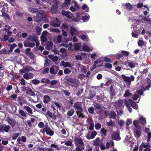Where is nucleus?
I'll list each match as a JSON object with an SVG mask.
<instances>
[{
    "label": "nucleus",
    "instance_id": "1",
    "mask_svg": "<svg viewBox=\"0 0 151 151\" xmlns=\"http://www.w3.org/2000/svg\"><path fill=\"white\" fill-rule=\"evenodd\" d=\"M81 106L82 104L81 102H77L75 103L74 104V108L77 110L76 113L78 116L79 117L84 118V115L82 113L83 110L81 107Z\"/></svg>",
    "mask_w": 151,
    "mask_h": 151
},
{
    "label": "nucleus",
    "instance_id": "2",
    "mask_svg": "<svg viewBox=\"0 0 151 151\" xmlns=\"http://www.w3.org/2000/svg\"><path fill=\"white\" fill-rule=\"evenodd\" d=\"M74 142L76 145L83 147L84 144L82 139L80 137H76L74 139Z\"/></svg>",
    "mask_w": 151,
    "mask_h": 151
},
{
    "label": "nucleus",
    "instance_id": "3",
    "mask_svg": "<svg viewBox=\"0 0 151 151\" xmlns=\"http://www.w3.org/2000/svg\"><path fill=\"white\" fill-rule=\"evenodd\" d=\"M60 22L56 18H55L51 19L50 22V24L53 27H59L60 26Z\"/></svg>",
    "mask_w": 151,
    "mask_h": 151
},
{
    "label": "nucleus",
    "instance_id": "4",
    "mask_svg": "<svg viewBox=\"0 0 151 151\" xmlns=\"http://www.w3.org/2000/svg\"><path fill=\"white\" fill-rule=\"evenodd\" d=\"M46 132L47 135L50 136H52L54 134V132L48 126L45 125L43 129L42 132L43 133Z\"/></svg>",
    "mask_w": 151,
    "mask_h": 151
},
{
    "label": "nucleus",
    "instance_id": "5",
    "mask_svg": "<svg viewBox=\"0 0 151 151\" xmlns=\"http://www.w3.org/2000/svg\"><path fill=\"white\" fill-rule=\"evenodd\" d=\"M5 121L12 127H14L16 124L17 122L15 119L10 117H7Z\"/></svg>",
    "mask_w": 151,
    "mask_h": 151
},
{
    "label": "nucleus",
    "instance_id": "6",
    "mask_svg": "<svg viewBox=\"0 0 151 151\" xmlns=\"http://www.w3.org/2000/svg\"><path fill=\"white\" fill-rule=\"evenodd\" d=\"M11 127L9 125L3 124L0 126V132H8L9 131Z\"/></svg>",
    "mask_w": 151,
    "mask_h": 151
},
{
    "label": "nucleus",
    "instance_id": "7",
    "mask_svg": "<svg viewBox=\"0 0 151 151\" xmlns=\"http://www.w3.org/2000/svg\"><path fill=\"white\" fill-rule=\"evenodd\" d=\"M97 133L95 131L92 132L88 131L86 135V138L88 140L93 139L95 137Z\"/></svg>",
    "mask_w": 151,
    "mask_h": 151
},
{
    "label": "nucleus",
    "instance_id": "8",
    "mask_svg": "<svg viewBox=\"0 0 151 151\" xmlns=\"http://www.w3.org/2000/svg\"><path fill=\"white\" fill-rule=\"evenodd\" d=\"M47 32H43L42 34L40 36V39L42 45H44V44H43V43L45 42L47 39Z\"/></svg>",
    "mask_w": 151,
    "mask_h": 151
},
{
    "label": "nucleus",
    "instance_id": "9",
    "mask_svg": "<svg viewBox=\"0 0 151 151\" xmlns=\"http://www.w3.org/2000/svg\"><path fill=\"white\" fill-rule=\"evenodd\" d=\"M134 134L136 137H139L141 134V127L140 126H138L134 129Z\"/></svg>",
    "mask_w": 151,
    "mask_h": 151
},
{
    "label": "nucleus",
    "instance_id": "10",
    "mask_svg": "<svg viewBox=\"0 0 151 151\" xmlns=\"http://www.w3.org/2000/svg\"><path fill=\"white\" fill-rule=\"evenodd\" d=\"M112 139L114 140H119L121 139L119 133L118 132H115L113 133L111 135Z\"/></svg>",
    "mask_w": 151,
    "mask_h": 151
},
{
    "label": "nucleus",
    "instance_id": "11",
    "mask_svg": "<svg viewBox=\"0 0 151 151\" xmlns=\"http://www.w3.org/2000/svg\"><path fill=\"white\" fill-rule=\"evenodd\" d=\"M86 122L88 124L90 125L89 127V129L90 130H93L94 127V123L93 120L91 118H88L87 119Z\"/></svg>",
    "mask_w": 151,
    "mask_h": 151
},
{
    "label": "nucleus",
    "instance_id": "12",
    "mask_svg": "<svg viewBox=\"0 0 151 151\" xmlns=\"http://www.w3.org/2000/svg\"><path fill=\"white\" fill-rule=\"evenodd\" d=\"M51 100V99L48 95H45L43 96V101L44 103L47 104Z\"/></svg>",
    "mask_w": 151,
    "mask_h": 151
},
{
    "label": "nucleus",
    "instance_id": "13",
    "mask_svg": "<svg viewBox=\"0 0 151 151\" xmlns=\"http://www.w3.org/2000/svg\"><path fill=\"white\" fill-rule=\"evenodd\" d=\"M60 65L61 66H63L64 67H68L69 68H71L72 67L70 63L65 62L63 60L61 62Z\"/></svg>",
    "mask_w": 151,
    "mask_h": 151
},
{
    "label": "nucleus",
    "instance_id": "14",
    "mask_svg": "<svg viewBox=\"0 0 151 151\" xmlns=\"http://www.w3.org/2000/svg\"><path fill=\"white\" fill-rule=\"evenodd\" d=\"M62 13L63 15L66 16L67 18L69 19L72 18L70 16V14H72L69 11L63 10L62 11Z\"/></svg>",
    "mask_w": 151,
    "mask_h": 151
},
{
    "label": "nucleus",
    "instance_id": "15",
    "mask_svg": "<svg viewBox=\"0 0 151 151\" xmlns=\"http://www.w3.org/2000/svg\"><path fill=\"white\" fill-rule=\"evenodd\" d=\"M53 44L52 41H49L47 42L46 47L47 50H51L52 48Z\"/></svg>",
    "mask_w": 151,
    "mask_h": 151
},
{
    "label": "nucleus",
    "instance_id": "16",
    "mask_svg": "<svg viewBox=\"0 0 151 151\" xmlns=\"http://www.w3.org/2000/svg\"><path fill=\"white\" fill-rule=\"evenodd\" d=\"M123 103V101L122 100H119L118 101L114 103V106L118 108L121 107Z\"/></svg>",
    "mask_w": 151,
    "mask_h": 151
},
{
    "label": "nucleus",
    "instance_id": "17",
    "mask_svg": "<svg viewBox=\"0 0 151 151\" xmlns=\"http://www.w3.org/2000/svg\"><path fill=\"white\" fill-rule=\"evenodd\" d=\"M24 45L26 47H32L35 46V43H30L29 42L26 41L24 43Z\"/></svg>",
    "mask_w": 151,
    "mask_h": 151
},
{
    "label": "nucleus",
    "instance_id": "18",
    "mask_svg": "<svg viewBox=\"0 0 151 151\" xmlns=\"http://www.w3.org/2000/svg\"><path fill=\"white\" fill-rule=\"evenodd\" d=\"M70 33L71 35L73 36L74 35L77 34L78 31L75 27H71L70 28Z\"/></svg>",
    "mask_w": 151,
    "mask_h": 151
},
{
    "label": "nucleus",
    "instance_id": "19",
    "mask_svg": "<svg viewBox=\"0 0 151 151\" xmlns=\"http://www.w3.org/2000/svg\"><path fill=\"white\" fill-rule=\"evenodd\" d=\"M130 104L132 107L134 109H137L138 108V106L135 102L133 100H130Z\"/></svg>",
    "mask_w": 151,
    "mask_h": 151
},
{
    "label": "nucleus",
    "instance_id": "20",
    "mask_svg": "<svg viewBox=\"0 0 151 151\" xmlns=\"http://www.w3.org/2000/svg\"><path fill=\"white\" fill-rule=\"evenodd\" d=\"M144 86L147 89H148L151 86V82L150 80H148L145 83Z\"/></svg>",
    "mask_w": 151,
    "mask_h": 151
},
{
    "label": "nucleus",
    "instance_id": "21",
    "mask_svg": "<svg viewBox=\"0 0 151 151\" xmlns=\"http://www.w3.org/2000/svg\"><path fill=\"white\" fill-rule=\"evenodd\" d=\"M48 58L51 59V60L53 61H57L58 59V57L56 56H54L52 55H48Z\"/></svg>",
    "mask_w": 151,
    "mask_h": 151
},
{
    "label": "nucleus",
    "instance_id": "22",
    "mask_svg": "<svg viewBox=\"0 0 151 151\" xmlns=\"http://www.w3.org/2000/svg\"><path fill=\"white\" fill-rule=\"evenodd\" d=\"M66 80L68 81L74 83H76L77 82L76 79L73 78H67L66 79Z\"/></svg>",
    "mask_w": 151,
    "mask_h": 151
},
{
    "label": "nucleus",
    "instance_id": "23",
    "mask_svg": "<svg viewBox=\"0 0 151 151\" xmlns=\"http://www.w3.org/2000/svg\"><path fill=\"white\" fill-rule=\"evenodd\" d=\"M24 109L26 110L27 112L30 114H32L33 113L32 110L31 108L28 106H24Z\"/></svg>",
    "mask_w": 151,
    "mask_h": 151
},
{
    "label": "nucleus",
    "instance_id": "24",
    "mask_svg": "<svg viewBox=\"0 0 151 151\" xmlns=\"http://www.w3.org/2000/svg\"><path fill=\"white\" fill-rule=\"evenodd\" d=\"M93 142L94 145L97 146L100 142V138L99 137H97L95 140L93 141Z\"/></svg>",
    "mask_w": 151,
    "mask_h": 151
},
{
    "label": "nucleus",
    "instance_id": "25",
    "mask_svg": "<svg viewBox=\"0 0 151 151\" xmlns=\"http://www.w3.org/2000/svg\"><path fill=\"white\" fill-rule=\"evenodd\" d=\"M24 70L26 72H27L29 71L33 70V69L31 67L29 66H27L24 67Z\"/></svg>",
    "mask_w": 151,
    "mask_h": 151
},
{
    "label": "nucleus",
    "instance_id": "26",
    "mask_svg": "<svg viewBox=\"0 0 151 151\" xmlns=\"http://www.w3.org/2000/svg\"><path fill=\"white\" fill-rule=\"evenodd\" d=\"M36 17L37 18H44L45 16L43 12H38L37 14Z\"/></svg>",
    "mask_w": 151,
    "mask_h": 151
},
{
    "label": "nucleus",
    "instance_id": "27",
    "mask_svg": "<svg viewBox=\"0 0 151 151\" xmlns=\"http://www.w3.org/2000/svg\"><path fill=\"white\" fill-rule=\"evenodd\" d=\"M126 9L128 10H130L132 8V6L129 3H127L125 4Z\"/></svg>",
    "mask_w": 151,
    "mask_h": 151
},
{
    "label": "nucleus",
    "instance_id": "28",
    "mask_svg": "<svg viewBox=\"0 0 151 151\" xmlns=\"http://www.w3.org/2000/svg\"><path fill=\"white\" fill-rule=\"evenodd\" d=\"M137 64L134 61L128 63V66L132 68H134L135 66L137 65Z\"/></svg>",
    "mask_w": 151,
    "mask_h": 151
},
{
    "label": "nucleus",
    "instance_id": "29",
    "mask_svg": "<svg viewBox=\"0 0 151 151\" xmlns=\"http://www.w3.org/2000/svg\"><path fill=\"white\" fill-rule=\"evenodd\" d=\"M81 48V44L76 43L74 44V48L75 50H79Z\"/></svg>",
    "mask_w": 151,
    "mask_h": 151
},
{
    "label": "nucleus",
    "instance_id": "30",
    "mask_svg": "<svg viewBox=\"0 0 151 151\" xmlns=\"http://www.w3.org/2000/svg\"><path fill=\"white\" fill-rule=\"evenodd\" d=\"M132 95V94L130 92V91L129 90H127L125 91L123 96L125 97H127Z\"/></svg>",
    "mask_w": 151,
    "mask_h": 151
},
{
    "label": "nucleus",
    "instance_id": "31",
    "mask_svg": "<svg viewBox=\"0 0 151 151\" xmlns=\"http://www.w3.org/2000/svg\"><path fill=\"white\" fill-rule=\"evenodd\" d=\"M109 115L111 116V117L113 119H115L116 116V113L114 111H112L109 112Z\"/></svg>",
    "mask_w": 151,
    "mask_h": 151
},
{
    "label": "nucleus",
    "instance_id": "32",
    "mask_svg": "<svg viewBox=\"0 0 151 151\" xmlns=\"http://www.w3.org/2000/svg\"><path fill=\"white\" fill-rule=\"evenodd\" d=\"M45 62L44 65V66L45 67H47L52 64V62L48 59L45 60Z\"/></svg>",
    "mask_w": 151,
    "mask_h": 151
},
{
    "label": "nucleus",
    "instance_id": "33",
    "mask_svg": "<svg viewBox=\"0 0 151 151\" xmlns=\"http://www.w3.org/2000/svg\"><path fill=\"white\" fill-rule=\"evenodd\" d=\"M130 100H132V99H128V101L125 100L124 102L127 108H129L130 107Z\"/></svg>",
    "mask_w": 151,
    "mask_h": 151
},
{
    "label": "nucleus",
    "instance_id": "34",
    "mask_svg": "<svg viewBox=\"0 0 151 151\" xmlns=\"http://www.w3.org/2000/svg\"><path fill=\"white\" fill-rule=\"evenodd\" d=\"M80 37L82 40L86 41H88V37L87 36V35H80Z\"/></svg>",
    "mask_w": 151,
    "mask_h": 151
},
{
    "label": "nucleus",
    "instance_id": "35",
    "mask_svg": "<svg viewBox=\"0 0 151 151\" xmlns=\"http://www.w3.org/2000/svg\"><path fill=\"white\" fill-rule=\"evenodd\" d=\"M83 49L84 50L86 51H91L92 50V49H90L88 46L86 45L83 46Z\"/></svg>",
    "mask_w": 151,
    "mask_h": 151
},
{
    "label": "nucleus",
    "instance_id": "36",
    "mask_svg": "<svg viewBox=\"0 0 151 151\" xmlns=\"http://www.w3.org/2000/svg\"><path fill=\"white\" fill-rule=\"evenodd\" d=\"M19 113L21 115L25 117H26L27 116L26 113L22 110H19Z\"/></svg>",
    "mask_w": 151,
    "mask_h": 151
},
{
    "label": "nucleus",
    "instance_id": "37",
    "mask_svg": "<svg viewBox=\"0 0 151 151\" xmlns=\"http://www.w3.org/2000/svg\"><path fill=\"white\" fill-rule=\"evenodd\" d=\"M49 81V80L48 78H43L42 79L41 83H47V84H48Z\"/></svg>",
    "mask_w": 151,
    "mask_h": 151
},
{
    "label": "nucleus",
    "instance_id": "38",
    "mask_svg": "<svg viewBox=\"0 0 151 151\" xmlns=\"http://www.w3.org/2000/svg\"><path fill=\"white\" fill-rule=\"evenodd\" d=\"M58 82L57 80H55L51 81L49 80L48 84H50L51 85L53 86L55 84Z\"/></svg>",
    "mask_w": 151,
    "mask_h": 151
},
{
    "label": "nucleus",
    "instance_id": "39",
    "mask_svg": "<svg viewBox=\"0 0 151 151\" xmlns=\"http://www.w3.org/2000/svg\"><path fill=\"white\" fill-rule=\"evenodd\" d=\"M94 106L95 109L99 110L101 108V106L99 104L95 103L94 105Z\"/></svg>",
    "mask_w": 151,
    "mask_h": 151
},
{
    "label": "nucleus",
    "instance_id": "40",
    "mask_svg": "<svg viewBox=\"0 0 151 151\" xmlns=\"http://www.w3.org/2000/svg\"><path fill=\"white\" fill-rule=\"evenodd\" d=\"M74 111L73 109H71L68 111L67 114L69 116H72L74 113Z\"/></svg>",
    "mask_w": 151,
    "mask_h": 151
},
{
    "label": "nucleus",
    "instance_id": "41",
    "mask_svg": "<svg viewBox=\"0 0 151 151\" xmlns=\"http://www.w3.org/2000/svg\"><path fill=\"white\" fill-rule=\"evenodd\" d=\"M65 143V144L67 146H71L73 145L71 141L70 140H67L63 142Z\"/></svg>",
    "mask_w": 151,
    "mask_h": 151
},
{
    "label": "nucleus",
    "instance_id": "42",
    "mask_svg": "<svg viewBox=\"0 0 151 151\" xmlns=\"http://www.w3.org/2000/svg\"><path fill=\"white\" fill-rule=\"evenodd\" d=\"M77 147L75 148L76 151H82L84 149V147H81L79 146L76 145Z\"/></svg>",
    "mask_w": 151,
    "mask_h": 151
},
{
    "label": "nucleus",
    "instance_id": "43",
    "mask_svg": "<svg viewBox=\"0 0 151 151\" xmlns=\"http://www.w3.org/2000/svg\"><path fill=\"white\" fill-rule=\"evenodd\" d=\"M142 146L143 147L147 148H149L150 147V145L148 144V143H145L144 142H142L141 144Z\"/></svg>",
    "mask_w": 151,
    "mask_h": 151
},
{
    "label": "nucleus",
    "instance_id": "44",
    "mask_svg": "<svg viewBox=\"0 0 151 151\" xmlns=\"http://www.w3.org/2000/svg\"><path fill=\"white\" fill-rule=\"evenodd\" d=\"M27 93L29 95L31 96H34L35 95L34 93L31 89L28 90Z\"/></svg>",
    "mask_w": 151,
    "mask_h": 151
},
{
    "label": "nucleus",
    "instance_id": "45",
    "mask_svg": "<svg viewBox=\"0 0 151 151\" xmlns=\"http://www.w3.org/2000/svg\"><path fill=\"white\" fill-rule=\"evenodd\" d=\"M28 10L29 12L33 13L37 12V9L32 7L29 8L28 9Z\"/></svg>",
    "mask_w": 151,
    "mask_h": 151
},
{
    "label": "nucleus",
    "instance_id": "46",
    "mask_svg": "<svg viewBox=\"0 0 151 151\" xmlns=\"http://www.w3.org/2000/svg\"><path fill=\"white\" fill-rule=\"evenodd\" d=\"M139 121L142 124H145L146 123V119L142 117H141L139 118Z\"/></svg>",
    "mask_w": 151,
    "mask_h": 151
},
{
    "label": "nucleus",
    "instance_id": "47",
    "mask_svg": "<svg viewBox=\"0 0 151 151\" xmlns=\"http://www.w3.org/2000/svg\"><path fill=\"white\" fill-rule=\"evenodd\" d=\"M88 111L89 113L91 114H93L94 112V108L93 107L89 108L88 109Z\"/></svg>",
    "mask_w": 151,
    "mask_h": 151
},
{
    "label": "nucleus",
    "instance_id": "48",
    "mask_svg": "<svg viewBox=\"0 0 151 151\" xmlns=\"http://www.w3.org/2000/svg\"><path fill=\"white\" fill-rule=\"evenodd\" d=\"M32 82L33 84L35 85H37L40 83V81L35 79L32 80Z\"/></svg>",
    "mask_w": 151,
    "mask_h": 151
},
{
    "label": "nucleus",
    "instance_id": "49",
    "mask_svg": "<svg viewBox=\"0 0 151 151\" xmlns=\"http://www.w3.org/2000/svg\"><path fill=\"white\" fill-rule=\"evenodd\" d=\"M122 78L124 81L126 82H128L129 83V77L125 76H123Z\"/></svg>",
    "mask_w": 151,
    "mask_h": 151
},
{
    "label": "nucleus",
    "instance_id": "50",
    "mask_svg": "<svg viewBox=\"0 0 151 151\" xmlns=\"http://www.w3.org/2000/svg\"><path fill=\"white\" fill-rule=\"evenodd\" d=\"M51 31L55 32L56 34L59 33L60 31L58 29L53 28L51 29Z\"/></svg>",
    "mask_w": 151,
    "mask_h": 151
},
{
    "label": "nucleus",
    "instance_id": "51",
    "mask_svg": "<svg viewBox=\"0 0 151 151\" xmlns=\"http://www.w3.org/2000/svg\"><path fill=\"white\" fill-rule=\"evenodd\" d=\"M102 62V60L100 58L97 59L94 62V65H97L98 63H100Z\"/></svg>",
    "mask_w": 151,
    "mask_h": 151
},
{
    "label": "nucleus",
    "instance_id": "52",
    "mask_svg": "<svg viewBox=\"0 0 151 151\" xmlns=\"http://www.w3.org/2000/svg\"><path fill=\"white\" fill-rule=\"evenodd\" d=\"M34 37H35L37 39V37L35 36H32L31 35H29L28 36V38L29 40L33 41H34Z\"/></svg>",
    "mask_w": 151,
    "mask_h": 151
},
{
    "label": "nucleus",
    "instance_id": "53",
    "mask_svg": "<svg viewBox=\"0 0 151 151\" xmlns=\"http://www.w3.org/2000/svg\"><path fill=\"white\" fill-rule=\"evenodd\" d=\"M54 66L51 67L50 69V72L52 74H56V73H55V70L54 69Z\"/></svg>",
    "mask_w": 151,
    "mask_h": 151
},
{
    "label": "nucleus",
    "instance_id": "54",
    "mask_svg": "<svg viewBox=\"0 0 151 151\" xmlns=\"http://www.w3.org/2000/svg\"><path fill=\"white\" fill-rule=\"evenodd\" d=\"M61 37L62 36L60 35H58L57 38V42L58 43H60L61 41Z\"/></svg>",
    "mask_w": 151,
    "mask_h": 151
},
{
    "label": "nucleus",
    "instance_id": "55",
    "mask_svg": "<svg viewBox=\"0 0 151 151\" xmlns=\"http://www.w3.org/2000/svg\"><path fill=\"white\" fill-rule=\"evenodd\" d=\"M96 129L97 130L99 129L101 127V125L99 123H97L95 125Z\"/></svg>",
    "mask_w": 151,
    "mask_h": 151
},
{
    "label": "nucleus",
    "instance_id": "56",
    "mask_svg": "<svg viewBox=\"0 0 151 151\" xmlns=\"http://www.w3.org/2000/svg\"><path fill=\"white\" fill-rule=\"evenodd\" d=\"M0 54H7L8 52L6 51V50L2 49L0 50Z\"/></svg>",
    "mask_w": 151,
    "mask_h": 151
},
{
    "label": "nucleus",
    "instance_id": "57",
    "mask_svg": "<svg viewBox=\"0 0 151 151\" xmlns=\"http://www.w3.org/2000/svg\"><path fill=\"white\" fill-rule=\"evenodd\" d=\"M139 96L136 94L133 95L132 97V98L134 100H136L138 98H139Z\"/></svg>",
    "mask_w": 151,
    "mask_h": 151
},
{
    "label": "nucleus",
    "instance_id": "58",
    "mask_svg": "<svg viewBox=\"0 0 151 151\" xmlns=\"http://www.w3.org/2000/svg\"><path fill=\"white\" fill-rule=\"evenodd\" d=\"M68 49L70 50H73V47L71 43H69L68 45Z\"/></svg>",
    "mask_w": 151,
    "mask_h": 151
},
{
    "label": "nucleus",
    "instance_id": "59",
    "mask_svg": "<svg viewBox=\"0 0 151 151\" xmlns=\"http://www.w3.org/2000/svg\"><path fill=\"white\" fill-rule=\"evenodd\" d=\"M62 27L65 30H68L69 29L68 27L66 24H63L62 26Z\"/></svg>",
    "mask_w": 151,
    "mask_h": 151
},
{
    "label": "nucleus",
    "instance_id": "60",
    "mask_svg": "<svg viewBox=\"0 0 151 151\" xmlns=\"http://www.w3.org/2000/svg\"><path fill=\"white\" fill-rule=\"evenodd\" d=\"M64 73L65 74H68L71 72V71L68 68H65L64 71Z\"/></svg>",
    "mask_w": 151,
    "mask_h": 151
},
{
    "label": "nucleus",
    "instance_id": "61",
    "mask_svg": "<svg viewBox=\"0 0 151 151\" xmlns=\"http://www.w3.org/2000/svg\"><path fill=\"white\" fill-rule=\"evenodd\" d=\"M104 66L105 67L110 68H111L112 67L111 64L109 63H105Z\"/></svg>",
    "mask_w": 151,
    "mask_h": 151
},
{
    "label": "nucleus",
    "instance_id": "62",
    "mask_svg": "<svg viewBox=\"0 0 151 151\" xmlns=\"http://www.w3.org/2000/svg\"><path fill=\"white\" fill-rule=\"evenodd\" d=\"M138 44L139 46H142L144 44V42L142 40H139L138 42Z\"/></svg>",
    "mask_w": 151,
    "mask_h": 151
},
{
    "label": "nucleus",
    "instance_id": "63",
    "mask_svg": "<svg viewBox=\"0 0 151 151\" xmlns=\"http://www.w3.org/2000/svg\"><path fill=\"white\" fill-rule=\"evenodd\" d=\"M82 8L83 9L85 10L86 12H88V9L87 6L86 5H84L82 6Z\"/></svg>",
    "mask_w": 151,
    "mask_h": 151
},
{
    "label": "nucleus",
    "instance_id": "64",
    "mask_svg": "<svg viewBox=\"0 0 151 151\" xmlns=\"http://www.w3.org/2000/svg\"><path fill=\"white\" fill-rule=\"evenodd\" d=\"M94 95V94L92 92H91L88 94V98L89 99H91L93 97Z\"/></svg>",
    "mask_w": 151,
    "mask_h": 151
}]
</instances>
